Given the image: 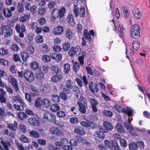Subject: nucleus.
Listing matches in <instances>:
<instances>
[{"label": "nucleus", "instance_id": "obj_48", "mask_svg": "<svg viewBox=\"0 0 150 150\" xmlns=\"http://www.w3.org/2000/svg\"><path fill=\"white\" fill-rule=\"evenodd\" d=\"M31 136L35 138H38L39 137V135L38 133L35 130H32L29 132Z\"/></svg>", "mask_w": 150, "mask_h": 150}, {"label": "nucleus", "instance_id": "obj_61", "mask_svg": "<svg viewBox=\"0 0 150 150\" xmlns=\"http://www.w3.org/2000/svg\"><path fill=\"white\" fill-rule=\"evenodd\" d=\"M76 138L77 139V141L79 143H81L82 144L84 143L85 141V139L81 137L78 135L76 136Z\"/></svg>", "mask_w": 150, "mask_h": 150}, {"label": "nucleus", "instance_id": "obj_29", "mask_svg": "<svg viewBox=\"0 0 150 150\" xmlns=\"http://www.w3.org/2000/svg\"><path fill=\"white\" fill-rule=\"evenodd\" d=\"M20 105L16 104L13 105V107L16 110L18 111L23 110L25 106V103H20Z\"/></svg>", "mask_w": 150, "mask_h": 150}, {"label": "nucleus", "instance_id": "obj_31", "mask_svg": "<svg viewBox=\"0 0 150 150\" xmlns=\"http://www.w3.org/2000/svg\"><path fill=\"white\" fill-rule=\"evenodd\" d=\"M67 21L69 24L71 26H74L75 24V23L74 21L73 16L71 14H69L67 18Z\"/></svg>", "mask_w": 150, "mask_h": 150}, {"label": "nucleus", "instance_id": "obj_12", "mask_svg": "<svg viewBox=\"0 0 150 150\" xmlns=\"http://www.w3.org/2000/svg\"><path fill=\"white\" fill-rule=\"evenodd\" d=\"M80 125L81 126L84 127L89 128L91 129H93L95 127V124L93 122L88 120L86 121H81L80 122Z\"/></svg>", "mask_w": 150, "mask_h": 150}, {"label": "nucleus", "instance_id": "obj_4", "mask_svg": "<svg viewBox=\"0 0 150 150\" xmlns=\"http://www.w3.org/2000/svg\"><path fill=\"white\" fill-rule=\"evenodd\" d=\"M13 33L12 29L7 26H5L4 27L0 28V35L4 34L5 38L10 37Z\"/></svg>", "mask_w": 150, "mask_h": 150}, {"label": "nucleus", "instance_id": "obj_42", "mask_svg": "<svg viewBox=\"0 0 150 150\" xmlns=\"http://www.w3.org/2000/svg\"><path fill=\"white\" fill-rule=\"evenodd\" d=\"M31 90L34 93H32L31 95L33 96H36L38 95L39 93V91L36 87L34 86H31Z\"/></svg>", "mask_w": 150, "mask_h": 150}, {"label": "nucleus", "instance_id": "obj_9", "mask_svg": "<svg viewBox=\"0 0 150 150\" xmlns=\"http://www.w3.org/2000/svg\"><path fill=\"white\" fill-rule=\"evenodd\" d=\"M24 77L28 82H31L34 80V77L33 72L29 70H25L24 72Z\"/></svg>", "mask_w": 150, "mask_h": 150}, {"label": "nucleus", "instance_id": "obj_46", "mask_svg": "<svg viewBox=\"0 0 150 150\" xmlns=\"http://www.w3.org/2000/svg\"><path fill=\"white\" fill-rule=\"evenodd\" d=\"M129 146L130 150H136L138 146L136 144L132 142L129 144Z\"/></svg>", "mask_w": 150, "mask_h": 150}, {"label": "nucleus", "instance_id": "obj_57", "mask_svg": "<svg viewBox=\"0 0 150 150\" xmlns=\"http://www.w3.org/2000/svg\"><path fill=\"white\" fill-rule=\"evenodd\" d=\"M132 45L134 49L137 50L139 48L140 43L139 42L135 41L133 42Z\"/></svg>", "mask_w": 150, "mask_h": 150}, {"label": "nucleus", "instance_id": "obj_1", "mask_svg": "<svg viewBox=\"0 0 150 150\" xmlns=\"http://www.w3.org/2000/svg\"><path fill=\"white\" fill-rule=\"evenodd\" d=\"M73 82L70 79H68L66 80V86L63 88L62 92H60L59 95L62 99L67 100L68 98L67 94L70 93V89L73 87L72 85Z\"/></svg>", "mask_w": 150, "mask_h": 150}, {"label": "nucleus", "instance_id": "obj_32", "mask_svg": "<svg viewBox=\"0 0 150 150\" xmlns=\"http://www.w3.org/2000/svg\"><path fill=\"white\" fill-rule=\"evenodd\" d=\"M42 105L45 108H48L51 105V102L48 99L45 98L42 100Z\"/></svg>", "mask_w": 150, "mask_h": 150}, {"label": "nucleus", "instance_id": "obj_39", "mask_svg": "<svg viewBox=\"0 0 150 150\" xmlns=\"http://www.w3.org/2000/svg\"><path fill=\"white\" fill-rule=\"evenodd\" d=\"M49 69V67L47 66H42V67H40L39 68V70L41 71L42 72L45 74L48 72Z\"/></svg>", "mask_w": 150, "mask_h": 150}, {"label": "nucleus", "instance_id": "obj_13", "mask_svg": "<svg viewBox=\"0 0 150 150\" xmlns=\"http://www.w3.org/2000/svg\"><path fill=\"white\" fill-rule=\"evenodd\" d=\"M50 132L52 134L59 136L64 135V134L62 130L58 129L55 127H53L50 128Z\"/></svg>", "mask_w": 150, "mask_h": 150}, {"label": "nucleus", "instance_id": "obj_35", "mask_svg": "<svg viewBox=\"0 0 150 150\" xmlns=\"http://www.w3.org/2000/svg\"><path fill=\"white\" fill-rule=\"evenodd\" d=\"M4 15L7 17H10L12 16V13L10 10L8 8H4L3 10Z\"/></svg>", "mask_w": 150, "mask_h": 150}, {"label": "nucleus", "instance_id": "obj_17", "mask_svg": "<svg viewBox=\"0 0 150 150\" xmlns=\"http://www.w3.org/2000/svg\"><path fill=\"white\" fill-rule=\"evenodd\" d=\"M52 89V87L49 84H44L40 90L44 93H47L50 92Z\"/></svg>", "mask_w": 150, "mask_h": 150}, {"label": "nucleus", "instance_id": "obj_49", "mask_svg": "<svg viewBox=\"0 0 150 150\" xmlns=\"http://www.w3.org/2000/svg\"><path fill=\"white\" fill-rule=\"evenodd\" d=\"M76 138V136L74 137V139H71L69 142V143L72 146H76L77 145L78 142L77 139Z\"/></svg>", "mask_w": 150, "mask_h": 150}, {"label": "nucleus", "instance_id": "obj_26", "mask_svg": "<svg viewBox=\"0 0 150 150\" xmlns=\"http://www.w3.org/2000/svg\"><path fill=\"white\" fill-rule=\"evenodd\" d=\"M42 99L40 97L36 98L34 102V105L36 108H40L42 105Z\"/></svg>", "mask_w": 150, "mask_h": 150}, {"label": "nucleus", "instance_id": "obj_52", "mask_svg": "<svg viewBox=\"0 0 150 150\" xmlns=\"http://www.w3.org/2000/svg\"><path fill=\"white\" fill-rule=\"evenodd\" d=\"M30 18V16L28 15H24L23 16L20 17L19 18L20 21L22 22H24L28 21Z\"/></svg>", "mask_w": 150, "mask_h": 150}, {"label": "nucleus", "instance_id": "obj_20", "mask_svg": "<svg viewBox=\"0 0 150 150\" xmlns=\"http://www.w3.org/2000/svg\"><path fill=\"white\" fill-rule=\"evenodd\" d=\"M64 28L62 26L59 25L54 28L53 33L55 35H60L63 32Z\"/></svg>", "mask_w": 150, "mask_h": 150}, {"label": "nucleus", "instance_id": "obj_23", "mask_svg": "<svg viewBox=\"0 0 150 150\" xmlns=\"http://www.w3.org/2000/svg\"><path fill=\"white\" fill-rule=\"evenodd\" d=\"M71 89H72L73 91L75 93V96L77 98H79V96H81L82 94L80 93L79 88L77 86H73Z\"/></svg>", "mask_w": 150, "mask_h": 150}, {"label": "nucleus", "instance_id": "obj_53", "mask_svg": "<svg viewBox=\"0 0 150 150\" xmlns=\"http://www.w3.org/2000/svg\"><path fill=\"white\" fill-rule=\"evenodd\" d=\"M31 69L33 70L37 69L38 68V64L37 62H33L31 64Z\"/></svg>", "mask_w": 150, "mask_h": 150}, {"label": "nucleus", "instance_id": "obj_27", "mask_svg": "<svg viewBox=\"0 0 150 150\" xmlns=\"http://www.w3.org/2000/svg\"><path fill=\"white\" fill-rule=\"evenodd\" d=\"M51 57L54 59L58 58L59 60L57 62H59L61 60L62 57H42V59L44 62H47L50 60Z\"/></svg>", "mask_w": 150, "mask_h": 150}, {"label": "nucleus", "instance_id": "obj_43", "mask_svg": "<svg viewBox=\"0 0 150 150\" xmlns=\"http://www.w3.org/2000/svg\"><path fill=\"white\" fill-rule=\"evenodd\" d=\"M51 98L52 100L54 102H59L60 101V97L57 95H52L51 96Z\"/></svg>", "mask_w": 150, "mask_h": 150}, {"label": "nucleus", "instance_id": "obj_58", "mask_svg": "<svg viewBox=\"0 0 150 150\" xmlns=\"http://www.w3.org/2000/svg\"><path fill=\"white\" fill-rule=\"evenodd\" d=\"M57 116L59 117H65L66 114L65 112L63 111H59L56 113Z\"/></svg>", "mask_w": 150, "mask_h": 150}, {"label": "nucleus", "instance_id": "obj_38", "mask_svg": "<svg viewBox=\"0 0 150 150\" xmlns=\"http://www.w3.org/2000/svg\"><path fill=\"white\" fill-rule=\"evenodd\" d=\"M13 100L15 102L17 103H24L21 97L18 96H14L13 97Z\"/></svg>", "mask_w": 150, "mask_h": 150}, {"label": "nucleus", "instance_id": "obj_5", "mask_svg": "<svg viewBox=\"0 0 150 150\" xmlns=\"http://www.w3.org/2000/svg\"><path fill=\"white\" fill-rule=\"evenodd\" d=\"M57 8H54L52 10V14L55 18H58L59 16L60 18H62L64 16L66 12V8L64 6L61 7L58 10V13L55 14L54 12L55 10H57Z\"/></svg>", "mask_w": 150, "mask_h": 150}, {"label": "nucleus", "instance_id": "obj_16", "mask_svg": "<svg viewBox=\"0 0 150 150\" xmlns=\"http://www.w3.org/2000/svg\"><path fill=\"white\" fill-rule=\"evenodd\" d=\"M74 132L79 135H84L86 134L84 129L82 127L78 126L74 129Z\"/></svg>", "mask_w": 150, "mask_h": 150}, {"label": "nucleus", "instance_id": "obj_24", "mask_svg": "<svg viewBox=\"0 0 150 150\" xmlns=\"http://www.w3.org/2000/svg\"><path fill=\"white\" fill-rule=\"evenodd\" d=\"M7 127L13 131H16L18 127V123L16 121L14 122L13 123H9L7 124Z\"/></svg>", "mask_w": 150, "mask_h": 150}, {"label": "nucleus", "instance_id": "obj_40", "mask_svg": "<svg viewBox=\"0 0 150 150\" xmlns=\"http://www.w3.org/2000/svg\"><path fill=\"white\" fill-rule=\"evenodd\" d=\"M65 35L67 38L69 39H71L72 38V33L71 31L69 29H67L65 32Z\"/></svg>", "mask_w": 150, "mask_h": 150}, {"label": "nucleus", "instance_id": "obj_2", "mask_svg": "<svg viewBox=\"0 0 150 150\" xmlns=\"http://www.w3.org/2000/svg\"><path fill=\"white\" fill-rule=\"evenodd\" d=\"M130 34L131 36L135 39L139 38L140 36V28L137 24H134L131 28Z\"/></svg>", "mask_w": 150, "mask_h": 150}, {"label": "nucleus", "instance_id": "obj_28", "mask_svg": "<svg viewBox=\"0 0 150 150\" xmlns=\"http://www.w3.org/2000/svg\"><path fill=\"white\" fill-rule=\"evenodd\" d=\"M103 125L104 127L106 129L105 130H107V132L108 130H111L113 129V126L111 123L108 121L104 122Z\"/></svg>", "mask_w": 150, "mask_h": 150}, {"label": "nucleus", "instance_id": "obj_3", "mask_svg": "<svg viewBox=\"0 0 150 150\" xmlns=\"http://www.w3.org/2000/svg\"><path fill=\"white\" fill-rule=\"evenodd\" d=\"M105 145L110 149L114 148V150H121L116 141L115 140L108 141L105 140L104 141Z\"/></svg>", "mask_w": 150, "mask_h": 150}, {"label": "nucleus", "instance_id": "obj_34", "mask_svg": "<svg viewBox=\"0 0 150 150\" xmlns=\"http://www.w3.org/2000/svg\"><path fill=\"white\" fill-rule=\"evenodd\" d=\"M122 112H124L125 114L127 115L128 117L132 115V113L133 111L132 109H127L125 108H122Z\"/></svg>", "mask_w": 150, "mask_h": 150}, {"label": "nucleus", "instance_id": "obj_8", "mask_svg": "<svg viewBox=\"0 0 150 150\" xmlns=\"http://www.w3.org/2000/svg\"><path fill=\"white\" fill-rule=\"evenodd\" d=\"M81 49L79 46H77L76 47H71L69 51V53L70 56L75 55H79L81 52Z\"/></svg>", "mask_w": 150, "mask_h": 150}, {"label": "nucleus", "instance_id": "obj_7", "mask_svg": "<svg viewBox=\"0 0 150 150\" xmlns=\"http://www.w3.org/2000/svg\"><path fill=\"white\" fill-rule=\"evenodd\" d=\"M44 119L46 121L54 123L56 122V117L55 115L50 113H45L43 115Z\"/></svg>", "mask_w": 150, "mask_h": 150}, {"label": "nucleus", "instance_id": "obj_6", "mask_svg": "<svg viewBox=\"0 0 150 150\" xmlns=\"http://www.w3.org/2000/svg\"><path fill=\"white\" fill-rule=\"evenodd\" d=\"M8 79L9 82L13 87L15 91H19V88L16 79L12 75H9L8 77Z\"/></svg>", "mask_w": 150, "mask_h": 150}, {"label": "nucleus", "instance_id": "obj_19", "mask_svg": "<svg viewBox=\"0 0 150 150\" xmlns=\"http://www.w3.org/2000/svg\"><path fill=\"white\" fill-rule=\"evenodd\" d=\"M51 71L53 73L56 74H62L61 68L57 66H52L51 67Z\"/></svg>", "mask_w": 150, "mask_h": 150}, {"label": "nucleus", "instance_id": "obj_33", "mask_svg": "<svg viewBox=\"0 0 150 150\" xmlns=\"http://www.w3.org/2000/svg\"><path fill=\"white\" fill-rule=\"evenodd\" d=\"M6 142L2 140L1 141V143L5 150H8L9 148L8 146H11V143L9 141H6Z\"/></svg>", "mask_w": 150, "mask_h": 150}, {"label": "nucleus", "instance_id": "obj_64", "mask_svg": "<svg viewBox=\"0 0 150 150\" xmlns=\"http://www.w3.org/2000/svg\"><path fill=\"white\" fill-rule=\"evenodd\" d=\"M79 63L77 62H75L73 65V69L75 72H77L79 68Z\"/></svg>", "mask_w": 150, "mask_h": 150}, {"label": "nucleus", "instance_id": "obj_37", "mask_svg": "<svg viewBox=\"0 0 150 150\" xmlns=\"http://www.w3.org/2000/svg\"><path fill=\"white\" fill-rule=\"evenodd\" d=\"M70 70V65L69 64H65L64 66V72L65 74H68Z\"/></svg>", "mask_w": 150, "mask_h": 150}, {"label": "nucleus", "instance_id": "obj_11", "mask_svg": "<svg viewBox=\"0 0 150 150\" xmlns=\"http://www.w3.org/2000/svg\"><path fill=\"white\" fill-rule=\"evenodd\" d=\"M35 77L37 82L41 85H42L43 80L44 78V73L39 70L37 71L35 74Z\"/></svg>", "mask_w": 150, "mask_h": 150}, {"label": "nucleus", "instance_id": "obj_60", "mask_svg": "<svg viewBox=\"0 0 150 150\" xmlns=\"http://www.w3.org/2000/svg\"><path fill=\"white\" fill-rule=\"evenodd\" d=\"M73 12L74 15V16L76 17H77L79 15V9L77 8L76 5H74L73 9Z\"/></svg>", "mask_w": 150, "mask_h": 150}, {"label": "nucleus", "instance_id": "obj_41", "mask_svg": "<svg viewBox=\"0 0 150 150\" xmlns=\"http://www.w3.org/2000/svg\"><path fill=\"white\" fill-rule=\"evenodd\" d=\"M42 46L41 47V50L43 52L46 53L50 51V49L47 45L43 44L42 45Z\"/></svg>", "mask_w": 150, "mask_h": 150}, {"label": "nucleus", "instance_id": "obj_55", "mask_svg": "<svg viewBox=\"0 0 150 150\" xmlns=\"http://www.w3.org/2000/svg\"><path fill=\"white\" fill-rule=\"evenodd\" d=\"M125 30L124 28L121 25H119L118 28V30L120 33V36L123 37L124 36L123 31Z\"/></svg>", "mask_w": 150, "mask_h": 150}, {"label": "nucleus", "instance_id": "obj_21", "mask_svg": "<svg viewBox=\"0 0 150 150\" xmlns=\"http://www.w3.org/2000/svg\"><path fill=\"white\" fill-rule=\"evenodd\" d=\"M28 122L29 124L34 126H38L40 124V121L38 119L35 117L29 118L28 120Z\"/></svg>", "mask_w": 150, "mask_h": 150}, {"label": "nucleus", "instance_id": "obj_22", "mask_svg": "<svg viewBox=\"0 0 150 150\" xmlns=\"http://www.w3.org/2000/svg\"><path fill=\"white\" fill-rule=\"evenodd\" d=\"M107 130H105V129L102 128H99V131L96 132V135L98 137L102 139H104L105 137V135L104 133H107Z\"/></svg>", "mask_w": 150, "mask_h": 150}, {"label": "nucleus", "instance_id": "obj_25", "mask_svg": "<svg viewBox=\"0 0 150 150\" xmlns=\"http://www.w3.org/2000/svg\"><path fill=\"white\" fill-rule=\"evenodd\" d=\"M77 104L79 107V110L82 113L85 114L86 112V106L83 105L82 103L78 101Z\"/></svg>", "mask_w": 150, "mask_h": 150}, {"label": "nucleus", "instance_id": "obj_45", "mask_svg": "<svg viewBox=\"0 0 150 150\" xmlns=\"http://www.w3.org/2000/svg\"><path fill=\"white\" fill-rule=\"evenodd\" d=\"M79 16L81 17H84L85 16V10L84 8L82 6L80 7L79 11Z\"/></svg>", "mask_w": 150, "mask_h": 150}, {"label": "nucleus", "instance_id": "obj_44", "mask_svg": "<svg viewBox=\"0 0 150 150\" xmlns=\"http://www.w3.org/2000/svg\"><path fill=\"white\" fill-rule=\"evenodd\" d=\"M27 116L26 114L23 112H20L18 114V118L21 120H23L24 119L27 117Z\"/></svg>", "mask_w": 150, "mask_h": 150}, {"label": "nucleus", "instance_id": "obj_54", "mask_svg": "<svg viewBox=\"0 0 150 150\" xmlns=\"http://www.w3.org/2000/svg\"><path fill=\"white\" fill-rule=\"evenodd\" d=\"M120 142L121 146L125 148L127 145V143L126 140L123 139H120Z\"/></svg>", "mask_w": 150, "mask_h": 150}, {"label": "nucleus", "instance_id": "obj_14", "mask_svg": "<svg viewBox=\"0 0 150 150\" xmlns=\"http://www.w3.org/2000/svg\"><path fill=\"white\" fill-rule=\"evenodd\" d=\"M6 93L4 90L0 88V102L1 103H6Z\"/></svg>", "mask_w": 150, "mask_h": 150}, {"label": "nucleus", "instance_id": "obj_15", "mask_svg": "<svg viewBox=\"0 0 150 150\" xmlns=\"http://www.w3.org/2000/svg\"><path fill=\"white\" fill-rule=\"evenodd\" d=\"M97 84L94 83L93 81H91L89 82V87L90 90L92 93H95V90L96 92H97L98 91Z\"/></svg>", "mask_w": 150, "mask_h": 150}, {"label": "nucleus", "instance_id": "obj_59", "mask_svg": "<svg viewBox=\"0 0 150 150\" xmlns=\"http://www.w3.org/2000/svg\"><path fill=\"white\" fill-rule=\"evenodd\" d=\"M0 64L1 65L5 66L8 65L9 62L5 59L3 58L0 59Z\"/></svg>", "mask_w": 150, "mask_h": 150}, {"label": "nucleus", "instance_id": "obj_36", "mask_svg": "<svg viewBox=\"0 0 150 150\" xmlns=\"http://www.w3.org/2000/svg\"><path fill=\"white\" fill-rule=\"evenodd\" d=\"M51 109L53 112H55L60 109V107L58 104L54 103L51 105Z\"/></svg>", "mask_w": 150, "mask_h": 150}, {"label": "nucleus", "instance_id": "obj_51", "mask_svg": "<svg viewBox=\"0 0 150 150\" xmlns=\"http://www.w3.org/2000/svg\"><path fill=\"white\" fill-rule=\"evenodd\" d=\"M43 37L41 35H38L35 38V41L38 43H42L43 41Z\"/></svg>", "mask_w": 150, "mask_h": 150}, {"label": "nucleus", "instance_id": "obj_18", "mask_svg": "<svg viewBox=\"0 0 150 150\" xmlns=\"http://www.w3.org/2000/svg\"><path fill=\"white\" fill-rule=\"evenodd\" d=\"M62 78V74H55L51 77V80L53 83H56L60 81Z\"/></svg>", "mask_w": 150, "mask_h": 150}, {"label": "nucleus", "instance_id": "obj_47", "mask_svg": "<svg viewBox=\"0 0 150 150\" xmlns=\"http://www.w3.org/2000/svg\"><path fill=\"white\" fill-rule=\"evenodd\" d=\"M116 129L119 132L123 133L125 132L123 127L121 125L117 124L116 127Z\"/></svg>", "mask_w": 150, "mask_h": 150}, {"label": "nucleus", "instance_id": "obj_56", "mask_svg": "<svg viewBox=\"0 0 150 150\" xmlns=\"http://www.w3.org/2000/svg\"><path fill=\"white\" fill-rule=\"evenodd\" d=\"M20 138V140L24 142L28 143L29 142L28 138L23 134L21 135Z\"/></svg>", "mask_w": 150, "mask_h": 150}, {"label": "nucleus", "instance_id": "obj_62", "mask_svg": "<svg viewBox=\"0 0 150 150\" xmlns=\"http://www.w3.org/2000/svg\"><path fill=\"white\" fill-rule=\"evenodd\" d=\"M70 122L72 124H76L79 122V119L76 117H73L70 118Z\"/></svg>", "mask_w": 150, "mask_h": 150}, {"label": "nucleus", "instance_id": "obj_63", "mask_svg": "<svg viewBox=\"0 0 150 150\" xmlns=\"http://www.w3.org/2000/svg\"><path fill=\"white\" fill-rule=\"evenodd\" d=\"M57 5L56 3L54 1H51L48 4V6L50 9H52L54 8Z\"/></svg>", "mask_w": 150, "mask_h": 150}, {"label": "nucleus", "instance_id": "obj_10", "mask_svg": "<svg viewBox=\"0 0 150 150\" xmlns=\"http://www.w3.org/2000/svg\"><path fill=\"white\" fill-rule=\"evenodd\" d=\"M15 28L16 31L19 33V36L21 38H23L24 37L23 32L26 31L25 27L24 25H22L20 26L19 25L17 24L15 26Z\"/></svg>", "mask_w": 150, "mask_h": 150}, {"label": "nucleus", "instance_id": "obj_30", "mask_svg": "<svg viewBox=\"0 0 150 150\" xmlns=\"http://www.w3.org/2000/svg\"><path fill=\"white\" fill-rule=\"evenodd\" d=\"M133 13L134 17L137 19H139L141 17V13L137 8H135L133 10Z\"/></svg>", "mask_w": 150, "mask_h": 150}, {"label": "nucleus", "instance_id": "obj_50", "mask_svg": "<svg viewBox=\"0 0 150 150\" xmlns=\"http://www.w3.org/2000/svg\"><path fill=\"white\" fill-rule=\"evenodd\" d=\"M17 9L18 12H23L24 10L23 4L21 3H18L17 5Z\"/></svg>", "mask_w": 150, "mask_h": 150}]
</instances>
